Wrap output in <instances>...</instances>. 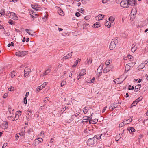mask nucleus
<instances>
[{"label": "nucleus", "mask_w": 148, "mask_h": 148, "mask_svg": "<svg viewBox=\"0 0 148 148\" xmlns=\"http://www.w3.org/2000/svg\"><path fill=\"white\" fill-rule=\"evenodd\" d=\"M31 7L33 9L32 10H29L30 11L29 12L30 13L31 16L33 18V19L34 20V18H36L37 6L36 5H32Z\"/></svg>", "instance_id": "f257e3e1"}, {"label": "nucleus", "mask_w": 148, "mask_h": 148, "mask_svg": "<svg viewBox=\"0 0 148 148\" xmlns=\"http://www.w3.org/2000/svg\"><path fill=\"white\" fill-rule=\"evenodd\" d=\"M99 138H97V136L95 138L93 137L92 138H89L87 142V145H90L94 144L99 139Z\"/></svg>", "instance_id": "f03ea898"}, {"label": "nucleus", "mask_w": 148, "mask_h": 148, "mask_svg": "<svg viewBox=\"0 0 148 148\" xmlns=\"http://www.w3.org/2000/svg\"><path fill=\"white\" fill-rule=\"evenodd\" d=\"M117 39L116 38L112 40L110 45V49L111 50L113 49L116 46V43H117Z\"/></svg>", "instance_id": "7ed1b4c3"}, {"label": "nucleus", "mask_w": 148, "mask_h": 148, "mask_svg": "<svg viewBox=\"0 0 148 148\" xmlns=\"http://www.w3.org/2000/svg\"><path fill=\"white\" fill-rule=\"evenodd\" d=\"M7 16H8L10 18L14 20H16L18 19V18L16 14L12 12L8 13L7 14Z\"/></svg>", "instance_id": "20e7f679"}, {"label": "nucleus", "mask_w": 148, "mask_h": 148, "mask_svg": "<svg viewBox=\"0 0 148 148\" xmlns=\"http://www.w3.org/2000/svg\"><path fill=\"white\" fill-rule=\"evenodd\" d=\"M128 3L127 0H125L121 1L120 3V5L122 7L127 8L129 7Z\"/></svg>", "instance_id": "39448f33"}, {"label": "nucleus", "mask_w": 148, "mask_h": 148, "mask_svg": "<svg viewBox=\"0 0 148 148\" xmlns=\"http://www.w3.org/2000/svg\"><path fill=\"white\" fill-rule=\"evenodd\" d=\"M113 68V66L112 64H111L105 68L103 70V72L104 73H106L110 71Z\"/></svg>", "instance_id": "423d86ee"}, {"label": "nucleus", "mask_w": 148, "mask_h": 148, "mask_svg": "<svg viewBox=\"0 0 148 148\" xmlns=\"http://www.w3.org/2000/svg\"><path fill=\"white\" fill-rule=\"evenodd\" d=\"M24 76H27L31 72V69L29 67H27L25 68L24 70Z\"/></svg>", "instance_id": "0eeeda50"}, {"label": "nucleus", "mask_w": 148, "mask_h": 148, "mask_svg": "<svg viewBox=\"0 0 148 148\" xmlns=\"http://www.w3.org/2000/svg\"><path fill=\"white\" fill-rule=\"evenodd\" d=\"M27 53V51H19L16 52L15 54L16 56L22 57L26 55Z\"/></svg>", "instance_id": "6e6552de"}, {"label": "nucleus", "mask_w": 148, "mask_h": 148, "mask_svg": "<svg viewBox=\"0 0 148 148\" xmlns=\"http://www.w3.org/2000/svg\"><path fill=\"white\" fill-rule=\"evenodd\" d=\"M127 1H128L129 6L130 5L134 6L136 4V3L135 0H127Z\"/></svg>", "instance_id": "1a4fd4ad"}, {"label": "nucleus", "mask_w": 148, "mask_h": 148, "mask_svg": "<svg viewBox=\"0 0 148 148\" xmlns=\"http://www.w3.org/2000/svg\"><path fill=\"white\" fill-rule=\"evenodd\" d=\"M72 52L70 53H68L65 56L63 57L62 60H65L68 59L70 58H71V56H72Z\"/></svg>", "instance_id": "9d476101"}, {"label": "nucleus", "mask_w": 148, "mask_h": 148, "mask_svg": "<svg viewBox=\"0 0 148 148\" xmlns=\"http://www.w3.org/2000/svg\"><path fill=\"white\" fill-rule=\"evenodd\" d=\"M136 12L137 10L136 9L134 8H133L130 14V16H132V15L133 16L136 14Z\"/></svg>", "instance_id": "9b49d317"}, {"label": "nucleus", "mask_w": 148, "mask_h": 148, "mask_svg": "<svg viewBox=\"0 0 148 148\" xmlns=\"http://www.w3.org/2000/svg\"><path fill=\"white\" fill-rule=\"evenodd\" d=\"M50 69H48L46 71H45L44 72V73H43V74H41L40 75V77H42L45 75H46L49 73L50 72Z\"/></svg>", "instance_id": "f8f14e48"}, {"label": "nucleus", "mask_w": 148, "mask_h": 148, "mask_svg": "<svg viewBox=\"0 0 148 148\" xmlns=\"http://www.w3.org/2000/svg\"><path fill=\"white\" fill-rule=\"evenodd\" d=\"M100 27V23L99 22H96L93 25V27L95 28H99Z\"/></svg>", "instance_id": "ddd939ff"}, {"label": "nucleus", "mask_w": 148, "mask_h": 148, "mask_svg": "<svg viewBox=\"0 0 148 148\" xmlns=\"http://www.w3.org/2000/svg\"><path fill=\"white\" fill-rule=\"evenodd\" d=\"M119 79H120L119 78H117L116 79H115L114 80H113V81L116 84H118L121 83L122 82H123V81H121L119 80Z\"/></svg>", "instance_id": "4468645a"}, {"label": "nucleus", "mask_w": 148, "mask_h": 148, "mask_svg": "<svg viewBox=\"0 0 148 148\" xmlns=\"http://www.w3.org/2000/svg\"><path fill=\"white\" fill-rule=\"evenodd\" d=\"M86 73V70L85 69L82 70L80 73L79 74L80 76H83Z\"/></svg>", "instance_id": "2eb2a0df"}, {"label": "nucleus", "mask_w": 148, "mask_h": 148, "mask_svg": "<svg viewBox=\"0 0 148 148\" xmlns=\"http://www.w3.org/2000/svg\"><path fill=\"white\" fill-rule=\"evenodd\" d=\"M137 48V46L132 45V48L131 50L132 52H134L136 50Z\"/></svg>", "instance_id": "dca6fc26"}, {"label": "nucleus", "mask_w": 148, "mask_h": 148, "mask_svg": "<svg viewBox=\"0 0 148 148\" xmlns=\"http://www.w3.org/2000/svg\"><path fill=\"white\" fill-rule=\"evenodd\" d=\"M4 129H7L8 127V123L7 122L5 121L2 125Z\"/></svg>", "instance_id": "f3484780"}, {"label": "nucleus", "mask_w": 148, "mask_h": 148, "mask_svg": "<svg viewBox=\"0 0 148 148\" xmlns=\"http://www.w3.org/2000/svg\"><path fill=\"white\" fill-rule=\"evenodd\" d=\"M132 121V119H131V120H130L129 119H128L127 120H125L123 121V122L124 123V125H127L128 124L130 123Z\"/></svg>", "instance_id": "a211bd4d"}, {"label": "nucleus", "mask_w": 148, "mask_h": 148, "mask_svg": "<svg viewBox=\"0 0 148 148\" xmlns=\"http://www.w3.org/2000/svg\"><path fill=\"white\" fill-rule=\"evenodd\" d=\"M127 130L130 132H134L135 131V129L132 127H130L127 128Z\"/></svg>", "instance_id": "6ab92c4d"}, {"label": "nucleus", "mask_w": 148, "mask_h": 148, "mask_svg": "<svg viewBox=\"0 0 148 148\" xmlns=\"http://www.w3.org/2000/svg\"><path fill=\"white\" fill-rule=\"evenodd\" d=\"M118 106V105L117 103L116 104H112L110 106L112 107L111 108V110H112L114 108H116Z\"/></svg>", "instance_id": "aec40b11"}, {"label": "nucleus", "mask_w": 148, "mask_h": 148, "mask_svg": "<svg viewBox=\"0 0 148 148\" xmlns=\"http://www.w3.org/2000/svg\"><path fill=\"white\" fill-rule=\"evenodd\" d=\"M104 17V15H103L99 14V15L97 17L98 18V20H101L103 19Z\"/></svg>", "instance_id": "412c9836"}, {"label": "nucleus", "mask_w": 148, "mask_h": 148, "mask_svg": "<svg viewBox=\"0 0 148 148\" xmlns=\"http://www.w3.org/2000/svg\"><path fill=\"white\" fill-rule=\"evenodd\" d=\"M129 65L126 64L125 66V71H128L130 70V67H131L130 65L131 64L129 63Z\"/></svg>", "instance_id": "4be33fe9"}, {"label": "nucleus", "mask_w": 148, "mask_h": 148, "mask_svg": "<svg viewBox=\"0 0 148 148\" xmlns=\"http://www.w3.org/2000/svg\"><path fill=\"white\" fill-rule=\"evenodd\" d=\"M16 75V73L14 71H12L11 72L10 74V76L12 78H13Z\"/></svg>", "instance_id": "5701e85b"}, {"label": "nucleus", "mask_w": 148, "mask_h": 148, "mask_svg": "<svg viewBox=\"0 0 148 148\" xmlns=\"http://www.w3.org/2000/svg\"><path fill=\"white\" fill-rule=\"evenodd\" d=\"M112 62V60L111 59L107 60L105 62L106 65L107 66L109 65Z\"/></svg>", "instance_id": "b1692460"}, {"label": "nucleus", "mask_w": 148, "mask_h": 148, "mask_svg": "<svg viewBox=\"0 0 148 148\" xmlns=\"http://www.w3.org/2000/svg\"><path fill=\"white\" fill-rule=\"evenodd\" d=\"M109 22L108 21H107L105 23V25L108 28H110L111 26V23H110V25L109 24Z\"/></svg>", "instance_id": "393cba45"}, {"label": "nucleus", "mask_w": 148, "mask_h": 148, "mask_svg": "<svg viewBox=\"0 0 148 148\" xmlns=\"http://www.w3.org/2000/svg\"><path fill=\"white\" fill-rule=\"evenodd\" d=\"M48 16L46 14H44V16L42 18V19L43 21H45L47 19Z\"/></svg>", "instance_id": "a878e982"}, {"label": "nucleus", "mask_w": 148, "mask_h": 148, "mask_svg": "<svg viewBox=\"0 0 148 148\" xmlns=\"http://www.w3.org/2000/svg\"><path fill=\"white\" fill-rule=\"evenodd\" d=\"M141 87V85L140 84H138L136 86L135 88V91L136 90V92H137L138 91V89L139 88H140Z\"/></svg>", "instance_id": "bb28decb"}, {"label": "nucleus", "mask_w": 148, "mask_h": 148, "mask_svg": "<svg viewBox=\"0 0 148 148\" xmlns=\"http://www.w3.org/2000/svg\"><path fill=\"white\" fill-rule=\"evenodd\" d=\"M58 13L60 15L62 16H64V14L63 11L60 9V10H58Z\"/></svg>", "instance_id": "cd10ccee"}, {"label": "nucleus", "mask_w": 148, "mask_h": 148, "mask_svg": "<svg viewBox=\"0 0 148 148\" xmlns=\"http://www.w3.org/2000/svg\"><path fill=\"white\" fill-rule=\"evenodd\" d=\"M145 65L144 63H142L138 66V67L139 69H142L145 67Z\"/></svg>", "instance_id": "c85d7f7f"}, {"label": "nucleus", "mask_w": 148, "mask_h": 148, "mask_svg": "<svg viewBox=\"0 0 148 148\" xmlns=\"http://www.w3.org/2000/svg\"><path fill=\"white\" fill-rule=\"evenodd\" d=\"M19 116L18 115L17 113H16V115L14 118L13 121H14L17 120L19 118Z\"/></svg>", "instance_id": "c756f323"}, {"label": "nucleus", "mask_w": 148, "mask_h": 148, "mask_svg": "<svg viewBox=\"0 0 148 148\" xmlns=\"http://www.w3.org/2000/svg\"><path fill=\"white\" fill-rule=\"evenodd\" d=\"M25 31L29 34L32 35V32L31 30L27 29H25Z\"/></svg>", "instance_id": "7c9ffc66"}, {"label": "nucleus", "mask_w": 148, "mask_h": 148, "mask_svg": "<svg viewBox=\"0 0 148 148\" xmlns=\"http://www.w3.org/2000/svg\"><path fill=\"white\" fill-rule=\"evenodd\" d=\"M83 111L84 114H86L87 113L88 111V110L87 109V107H85L83 109Z\"/></svg>", "instance_id": "2f4dec72"}, {"label": "nucleus", "mask_w": 148, "mask_h": 148, "mask_svg": "<svg viewBox=\"0 0 148 148\" xmlns=\"http://www.w3.org/2000/svg\"><path fill=\"white\" fill-rule=\"evenodd\" d=\"M114 18L112 16H111L109 18V20L110 21H114Z\"/></svg>", "instance_id": "473e14b6"}, {"label": "nucleus", "mask_w": 148, "mask_h": 148, "mask_svg": "<svg viewBox=\"0 0 148 148\" xmlns=\"http://www.w3.org/2000/svg\"><path fill=\"white\" fill-rule=\"evenodd\" d=\"M143 99V97L142 96H140L136 100L135 102H137V103H138L140 101Z\"/></svg>", "instance_id": "72a5a7b5"}, {"label": "nucleus", "mask_w": 148, "mask_h": 148, "mask_svg": "<svg viewBox=\"0 0 148 148\" xmlns=\"http://www.w3.org/2000/svg\"><path fill=\"white\" fill-rule=\"evenodd\" d=\"M121 138V136L120 134H119L116 136L115 138V140L116 141H118L119 139Z\"/></svg>", "instance_id": "f704fd0d"}, {"label": "nucleus", "mask_w": 148, "mask_h": 148, "mask_svg": "<svg viewBox=\"0 0 148 148\" xmlns=\"http://www.w3.org/2000/svg\"><path fill=\"white\" fill-rule=\"evenodd\" d=\"M79 60H80V59H78V60H76L75 63L74 64L72 65V67H74L75 66H76L78 64V61Z\"/></svg>", "instance_id": "c9c22d12"}, {"label": "nucleus", "mask_w": 148, "mask_h": 148, "mask_svg": "<svg viewBox=\"0 0 148 148\" xmlns=\"http://www.w3.org/2000/svg\"><path fill=\"white\" fill-rule=\"evenodd\" d=\"M66 84V82L65 81H62L61 83V86L62 87L64 85H65Z\"/></svg>", "instance_id": "e433bc0d"}, {"label": "nucleus", "mask_w": 148, "mask_h": 148, "mask_svg": "<svg viewBox=\"0 0 148 148\" xmlns=\"http://www.w3.org/2000/svg\"><path fill=\"white\" fill-rule=\"evenodd\" d=\"M91 121L93 122V123H97L98 121V119H94L90 120Z\"/></svg>", "instance_id": "4c0bfd02"}, {"label": "nucleus", "mask_w": 148, "mask_h": 148, "mask_svg": "<svg viewBox=\"0 0 148 148\" xmlns=\"http://www.w3.org/2000/svg\"><path fill=\"white\" fill-rule=\"evenodd\" d=\"M111 0H102V3L103 4H105L106 3H108L110 2Z\"/></svg>", "instance_id": "58836bf2"}, {"label": "nucleus", "mask_w": 148, "mask_h": 148, "mask_svg": "<svg viewBox=\"0 0 148 148\" xmlns=\"http://www.w3.org/2000/svg\"><path fill=\"white\" fill-rule=\"evenodd\" d=\"M8 23L12 25H14V21L12 20H10L9 21Z\"/></svg>", "instance_id": "ea45409f"}, {"label": "nucleus", "mask_w": 148, "mask_h": 148, "mask_svg": "<svg viewBox=\"0 0 148 148\" xmlns=\"http://www.w3.org/2000/svg\"><path fill=\"white\" fill-rule=\"evenodd\" d=\"M103 65L102 64H101L100 66L98 68L97 70L98 71L100 69L101 71L103 67ZM100 73H101V71L100 72Z\"/></svg>", "instance_id": "a19ab883"}, {"label": "nucleus", "mask_w": 148, "mask_h": 148, "mask_svg": "<svg viewBox=\"0 0 148 148\" xmlns=\"http://www.w3.org/2000/svg\"><path fill=\"white\" fill-rule=\"evenodd\" d=\"M47 82H45L41 86L42 87V89L43 88H44L45 86L47 85Z\"/></svg>", "instance_id": "79ce46f5"}, {"label": "nucleus", "mask_w": 148, "mask_h": 148, "mask_svg": "<svg viewBox=\"0 0 148 148\" xmlns=\"http://www.w3.org/2000/svg\"><path fill=\"white\" fill-rule=\"evenodd\" d=\"M90 62V63H92V60L91 61H90V59H87V61L85 62V64H89V63Z\"/></svg>", "instance_id": "37998d69"}, {"label": "nucleus", "mask_w": 148, "mask_h": 148, "mask_svg": "<svg viewBox=\"0 0 148 148\" xmlns=\"http://www.w3.org/2000/svg\"><path fill=\"white\" fill-rule=\"evenodd\" d=\"M124 123L123 121L122 122L119 124V126L120 127H122L123 126L125 125H124Z\"/></svg>", "instance_id": "c03bdc74"}, {"label": "nucleus", "mask_w": 148, "mask_h": 148, "mask_svg": "<svg viewBox=\"0 0 148 148\" xmlns=\"http://www.w3.org/2000/svg\"><path fill=\"white\" fill-rule=\"evenodd\" d=\"M49 97H46L44 100V102L45 103L46 102H47L48 101H49Z\"/></svg>", "instance_id": "a18cd8bd"}, {"label": "nucleus", "mask_w": 148, "mask_h": 148, "mask_svg": "<svg viewBox=\"0 0 148 148\" xmlns=\"http://www.w3.org/2000/svg\"><path fill=\"white\" fill-rule=\"evenodd\" d=\"M95 78L93 77V78L91 80H90V83H93L95 82Z\"/></svg>", "instance_id": "49530a36"}, {"label": "nucleus", "mask_w": 148, "mask_h": 148, "mask_svg": "<svg viewBox=\"0 0 148 148\" xmlns=\"http://www.w3.org/2000/svg\"><path fill=\"white\" fill-rule=\"evenodd\" d=\"M38 141L40 142H41L43 141V140L42 138L40 137L39 138L38 137Z\"/></svg>", "instance_id": "de8ad7c7"}, {"label": "nucleus", "mask_w": 148, "mask_h": 148, "mask_svg": "<svg viewBox=\"0 0 148 148\" xmlns=\"http://www.w3.org/2000/svg\"><path fill=\"white\" fill-rule=\"evenodd\" d=\"M24 103L25 104L27 103V98L25 97L24 98Z\"/></svg>", "instance_id": "09e8293b"}, {"label": "nucleus", "mask_w": 148, "mask_h": 148, "mask_svg": "<svg viewBox=\"0 0 148 148\" xmlns=\"http://www.w3.org/2000/svg\"><path fill=\"white\" fill-rule=\"evenodd\" d=\"M63 36H65L68 35V34L66 32H64L61 34Z\"/></svg>", "instance_id": "8fccbe9b"}, {"label": "nucleus", "mask_w": 148, "mask_h": 148, "mask_svg": "<svg viewBox=\"0 0 148 148\" xmlns=\"http://www.w3.org/2000/svg\"><path fill=\"white\" fill-rule=\"evenodd\" d=\"M102 134H101V135H95L94 137L95 138L97 136V138H100L99 139H100L101 138V136H102Z\"/></svg>", "instance_id": "3c124183"}, {"label": "nucleus", "mask_w": 148, "mask_h": 148, "mask_svg": "<svg viewBox=\"0 0 148 148\" xmlns=\"http://www.w3.org/2000/svg\"><path fill=\"white\" fill-rule=\"evenodd\" d=\"M75 15L77 17H79L80 15V13L79 12H77L75 13Z\"/></svg>", "instance_id": "603ef678"}, {"label": "nucleus", "mask_w": 148, "mask_h": 148, "mask_svg": "<svg viewBox=\"0 0 148 148\" xmlns=\"http://www.w3.org/2000/svg\"><path fill=\"white\" fill-rule=\"evenodd\" d=\"M19 138V136H18L17 134H16L15 135V140L16 141H17Z\"/></svg>", "instance_id": "864d4df0"}, {"label": "nucleus", "mask_w": 148, "mask_h": 148, "mask_svg": "<svg viewBox=\"0 0 148 148\" xmlns=\"http://www.w3.org/2000/svg\"><path fill=\"white\" fill-rule=\"evenodd\" d=\"M8 96V94L7 93H5L3 95V97L4 98H5Z\"/></svg>", "instance_id": "5fc2aeb1"}, {"label": "nucleus", "mask_w": 148, "mask_h": 148, "mask_svg": "<svg viewBox=\"0 0 148 148\" xmlns=\"http://www.w3.org/2000/svg\"><path fill=\"white\" fill-rule=\"evenodd\" d=\"M8 144V143H4L2 148H4L5 147L7 146Z\"/></svg>", "instance_id": "6e6d98bb"}, {"label": "nucleus", "mask_w": 148, "mask_h": 148, "mask_svg": "<svg viewBox=\"0 0 148 148\" xmlns=\"http://www.w3.org/2000/svg\"><path fill=\"white\" fill-rule=\"evenodd\" d=\"M40 135H42V137H44V132L43 131H42L40 134Z\"/></svg>", "instance_id": "4d7b16f0"}, {"label": "nucleus", "mask_w": 148, "mask_h": 148, "mask_svg": "<svg viewBox=\"0 0 148 148\" xmlns=\"http://www.w3.org/2000/svg\"><path fill=\"white\" fill-rule=\"evenodd\" d=\"M33 145H34V146H36L37 145L36 144V140H35L34 141L33 143Z\"/></svg>", "instance_id": "13d9d810"}, {"label": "nucleus", "mask_w": 148, "mask_h": 148, "mask_svg": "<svg viewBox=\"0 0 148 148\" xmlns=\"http://www.w3.org/2000/svg\"><path fill=\"white\" fill-rule=\"evenodd\" d=\"M81 11H80L81 13H84V10L82 8H81L80 9Z\"/></svg>", "instance_id": "bf43d9fd"}, {"label": "nucleus", "mask_w": 148, "mask_h": 148, "mask_svg": "<svg viewBox=\"0 0 148 148\" xmlns=\"http://www.w3.org/2000/svg\"><path fill=\"white\" fill-rule=\"evenodd\" d=\"M136 101V100L134 101L133 103H132V105H133V106H134V105H136L138 103H137V102H135Z\"/></svg>", "instance_id": "052dcab7"}, {"label": "nucleus", "mask_w": 148, "mask_h": 148, "mask_svg": "<svg viewBox=\"0 0 148 148\" xmlns=\"http://www.w3.org/2000/svg\"><path fill=\"white\" fill-rule=\"evenodd\" d=\"M14 89V87H10L8 89V90L9 91H11L12 90Z\"/></svg>", "instance_id": "680f3d73"}, {"label": "nucleus", "mask_w": 148, "mask_h": 148, "mask_svg": "<svg viewBox=\"0 0 148 148\" xmlns=\"http://www.w3.org/2000/svg\"><path fill=\"white\" fill-rule=\"evenodd\" d=\"M90 18L89 16H86L84 17V19L86 20H88Z\"/></svg>", "instance_id": "e2e57ef3"}, {"label": "nucleus", "mask_w": 148, "mask_h": 148, "mask_svg": "<svg viewBox=\"0 0 148 148\" xmlns=\"http://www.w3.org/2000/svg\"><path fill=\"white\" fill-rule=\"evenodd\" d=\"M29 94V92H26L25 97L27 98Z\"/></svg>", "instance_id": "0e129e2a"}, {"label": "nucleus", "mask_w": 148, "mask_h": 148, "mask_svg": "<svg viewBox=\"0 0 148 148\" xmlns=\"http://www.w3.org/2000/svg\"><path fill=\"white\" fill-rule=\"evenodd\" d=\"M42 87L41 85L38 87V89L39 90V91L41 89H42Z\"/></svg>", "instance_id": "69168bd1"}, {"label": "nucleus", "mask_w": 148, "mask_h": 148, "mask_svg": "<svg viewBox=\"0 0 148 148\" xmlns=\"http://www.w3.org/2000/svg\"><path fill=\"white\" fill-rule=\"evenodd\" d=\"M88 25V23H84V24H83V25L84 26H86Z\"/></svg>", "instance_id": "338daca9"}, {"label": "nucleus", "mask_w": 148, "mask_h": 148, "mask_svg": "<svg viewBox=\"0 0 148 148\" xmlns=\"http://www.w3.org/2000/svg\"><path fill=\"white\" fill-rule=\"evenodd\" d=\"M106 108H107V107H105L104 108H103V110H102V113L104 112L105 111V110H106Z\"/></svg>", "instance_id": "774afa93"}]
</instances>
